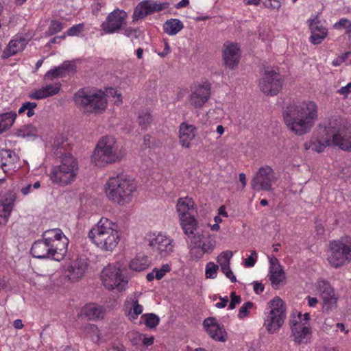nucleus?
Segmentation results:
<instances>
[{
  "label": "nucleus",
  "mask_w": 351,
  "mask_h": 351,
  "mask_svg": "<svg viewBox=\"0 0 351 351\" xmlns=\"http://www.w3.org/2000/svg\"><path fill=\"white\" fill-rule=\"evenodd\" d=\"M318 118V106L310 99L293 101L283 112L285 123L289 130L298 136L311 132Z\"/></svg>",
  "instance_id": "1"
},
{
  "label": "nucleus",
  "mask_w": 351,
  "mask_h": 351,
  "mask_svg": "<svg viewBox=\"0 0 351 351\" xmlns=\"http://www.w3.org/2000/svg\"><path fill=\"white\" fill-rule=\"evenodd\" d=\"M69 242L62 230L49 229L43 233L40 239L33 243L31 254L37 258L60 261L67 252Z\"/></svg>",
  "instance_id": "2"
},
{
  "label": "nucleus",
  "mask_w": 351,
  "mask_h": 351,
  "mask_svg": "<svg viewBox=\"0 0 351 351\" xmlns=\"http://www.w3.org/2000/svg\"><path fill=\"white\" fill-rule=\"evenodd\" d=\"M107 97L114 98V103H122L121 94L114 88H108L106 91L98 89L82 88L74 95V101L85 114H99L104 112L108 105Z\"/></svg>",
  "instance_id": "3"
},
{
  "label": "nucleus",
  "mask_w": 351,
  "mask_h": 351,
  "mask_svg": "<svg viewBox=\"0 0 351 351\" xmlns=\"http://www.w3.org/2000/svg\"><path fill=\"white\" fill-rule=\"evenodd\" d=\"M121 237L119 226L106 217H101L89 230L88 237L102 252H112Z\"/></svg>",
  "instance_id": "4"
},
{
  "label": "nucleus",
  "mask_w": 351,
  "mask_h": 351,
  "mask_svg": "<svg viewBox=\"0 0 351 351\" xmlns=\"http://www.w3.org/2000/svg\"><path fill=\"white\" fill-rule=\"evenodd\" d=\"M137 182L125 174L110 177L104 185L107 198L119 206L130 204L137 190Z\"/></svg>",
  "instance_id": "5"
},
{
  "label": "nucleus",
  "mask_w": 351,
  "mask_h": 351,
  "mask_svg": "<svg viewBox=\"0 0 351 351\" xmlns=\"http://www.w3.org/2000/svg\"><path fill=\"white\" fill-rule=\"evenodd\" d=\"M87 263L85 260L77 258L71 262L64 269V275L58 278L56 275L35 274L34 282L43 287H57L59 288H67L66 282H75L80 280L85 274L87 269Z\"/></svg>",
  "instance_id": "6"
},
{
  "label": "nucleus",
  "mask_w": 351,
  "mask_h": 351,
  "mask_svg": "<svg viewBox=\"0 0 351 351\" xmlns=\"http://www.w3.org/2000/svg\"><path fill=\"white\" fill-rule=\"evenodd\" d=\"M125 156V151L112 136L101 137L97 142L91 155V162L97 167H104L120 162Z\"/></svg>",
  "instance_id": "7"
},
{
  "label": "nucleus",
  "mask_w": 351,
  "mask_h": 351,
  "mask_svg": "<svg viewBox=\"0 0 351 351\" xmlns=\"http://www.w3.org/2000/svg\"><path fill=\"white\" fill-rule=\"evenodd\" d=\"M60 158V164L51 168L49 178L53 184L64 186L75 180L79 172L78 162L71 154Z\"/></svg>",
  "instance_id": "8"
},
{
  "label": "nucleus",
  "mask_w": 351,
  "mask_h": 351,
  "mask_svg": "<svg viewBox=\"0 0 351 351\" xmlns=\"http://www.w3.org/2000/svg\"><path fill=\"white\" fill-rule=\"evenodd\" d=\"M189 239V254L193 261L202 259L204 254H211L217 245L215 236L210 234H203L197 227L193 233L186 234Z\"/></svg>",
  "instance_id": "9"
},
{
  "label": "nucleus",
  "mask_w": 351,
  "mask_h": 351,
  "mask_svg": "<svg viewBox=\"0 0 351 351\" xmlns=\"http://www.w3.org/2000/svg\"><path fill=\"white\" fill-rule=\"evenodd\" d=\"M327 259L330 265L335 268L351 263V237H342L330 241Z\"/></svg>",
  "instance_id": "10"
},
{
  "label": "nucleus",
  "mask_w": 351,
  "mask_h": 351,
  "mask_svg": "<svg viewBox=\"0 0 351 351\" xmlns=\"http://www.w3.org/2000/svg\"><path fill=\"white\" fill-rule=\"evenodd\" d=\"M176 207L184 232L185 234L193 233L197 225L195 219L197 207L193 199L188 196L180 197Z\"/></svg>",
  "instance_id": "11"
},
{
  "label": "nucleus",
  "mask_w": 351,
  "mask_h": 351,
  "mask_svg": "<svg viewBox=\"0 0 351 351\" xmlns=\"http://www.w3.org/2000/svg\"><path fill=\"white\" fill-rule=\"evenodd\" d=\"M103 285L109 290L122 291L126 289L129 277L125 267L119 265H108L101 271Z\"/></svg>",
  "instance_id": "12"
},
{
  "label": "nucleus",
  "mask_w": 351,
  "mask_h": 351,
  "mask_svg": "<svg viewBox=\"0 0 351 351\" xmlns=\"http://www.w3.org/2000/svg\"><path fill=\"white\" fill-rule=\"evenodd\" d=\"M332 146L342 150L351 149V128L346 126L337 119L326 121Z\"/></svg>",
  "instance_id": "13"
},
{
  "label": "nucleus",
  "mask_w": 351,
  "mask_h": 351,
  "mask_svg": "<svg viewBox=\"0 0 351 351\" xmlns=\"http://www.w3.org/2000/svg\"><path fill=\"white\" fill-rule=\"evenodd\" d=\"M309 313L295 309L291 315L290 325L291 328V337L293 341L298 343H306L311 335V330L308 324Z\"/></svg>",
  "instance_id": "14"
},
{
  "label": "nucleus",
  "mask_w": 351,
  "mask_h": 351,
  "mask_svg": "<svg viewBox=\"0 0 351 351\" xmlns=\"http://www.w3.org/2000/svg\"><path fill=\"white\" fill-rule=\"evenodd\" d=\"M331 146L326 121L320 123L313 132L310 138L304 143L305 150L315 153H322L326 147Z\"/></svg>",
  "instance_id": "15"
},
{
  "label": "nucleus",
  "mask_w": 351,
  "mask_h": 351,
  "mask_svg": "<svg viewBox=\"0 0 351 351\" xmlns=\"http://www.w3.org/2000/svg\"><path fill=\"white\" fill-rule=\"evenodd\" d=\"M147 241L149 246L160 257H168L174 251L173 239L165 232H158L149 234Z\"/></svg>",
  "instance_id": "16"
},
{
  "label": "nucleus",
  "mask_w": 351,
  "mask_h": 351,
  "mask_svg": "<svg viewBox=\"0 0 351 351\" xmlns=\"http://www.w3.org/2000/svg\"><path fill=\"white\" fill-rule=\"evenodd\" d=\"M283 80L274 67H267L259 82L260 89L268 95H276L281 90Z\"/></svg>",
  "instance_id": "17"
},
{
  "label": "nucleus",
  "mask_w": 351,
  "mask_h": 351,
  "mask_svg": "<svg viewBox=\"0 0 351 351\" xmlns=\"http://www.w3.org/2000/svg\"><path fill=\"white\" fill-rule=\"evenodd\" d=\"M277 177L269 166L261 167L252 181V186L256 191H271L276 183Z\"/></svg>",
  "instance_id": "18"
},
{
  "label": "nucleus",
  "mask_w": 351,
  "mask_h": 351,
  "mask_svg": "<svg viewBox=\"0 0 351 351\" xmlns=\"http://www.w3.org/2000/svg\"><path fill=\"white\" fill-rule=\"evenodd\" d=\"M127 18L126 12L119 9L114 10L107 16L106 20L101 23V29L108 34L117 32L125 24Z\"/></svg>",
  "instance_id": "19"
},
{
  "label": "nucleus",
  "mask_w": 351,
  "mask_h": 351,
  "mask_svg": "<svg viewBox=\"0 0 351 351\" xmlns=\"http://www.w3.org/2000/svg\"><path fill=\"white\" fill-rule=\"evenodd\" d=\"M210 86L208 82L194 85L189 97V104L195 108H201L208 101Z\"/></svg>",
  "instance_id": "20"
},
{
  "label": "nucleus",
  "mask_w": 351,
  "mask_h": 351,
  "mask_svg": "<svg viewBox=\"0 0 351 351\" xmlns=\"http://www.w3.org/2000/svg\"><path fill=\"white\" fill-rule=\"evenodd\" d=\"M167 3H157L153 1L146 0L140 2L134 9L133 21H138L155 12H160L167 8Z\"/></svg>",
  "instance_id": "21"
},
{
  "label": "nucleus",
  "mask_w": 351,
  "mask_h": 351,
  "mask_svg": "<svg viewBox=\"0 0 351 351\" xmlns=\"http://www.w3.org/2000/svg\"><path fill=\"white\" fill-rule=\"evenodd\" d=\"M286 308H271L266 314L264 326L269 334L279 330L286 317Z\"/></svg>",
  "instance_id": "22"
},
{
  "label": "nucleus",
  "mask_w": 351,
  "mask_h": 351,
  "mask_svg": "<svg viewBox=\"0 0 351 351\" xmlns=\"http://www.w3.org/2000/svg\"><path fill=\"white\" fill-rule=\"evenodd\" d=\"M269 269L268 278L272 287L277 289L281 284L285 282L286 279L285 274L278 260L276 257L271 256L269 257Z\"/></svg>",
  "instance_id": "23"
},
{
  "label": "nucleus",
  "mask_w": 351,
  "mask_h": 351,
  "mask_svg": "<svg viewBox=\"0 0 351 351\" xmlns=\"http://www.w3.org/2000/svg\"><path fill=\"white\" fill-rule=\"evenodd\" d=\"M222 56L226 66L233 69L240 60V47L236 43L226 42L223 45Z\"/></svg>",
  "instance_id": "24"
},
{
  "label": "nucleus",
  "mask_w": 351,
  "mask_h": 351,
  "mask_svg": "<svg viewBox=\"0 0 351 351\" xmlns=\"http://www.w3.org/2000/svg\"><path fill=\"white\" fill-rule=\"evenodd\" d=\"M311 30V41L314 45L320 44L328 34L327 29L322 25L318 14L308 20Z\"/></svg>",
  "instance_id": "25"
},
{
  "label": "nucleus",
  "mask_w": 351,
  "mask_h": 351,
  "mask_svg": "<svg viewBox=\"0 0 351 351\" xmlns=\"http://www.w3.org/2000/svg\"><path fill=\"white\" fill-rule=\"evenodd\" d=\"M19 158L10 149L0 150V167L6 173H12L19 168Z\"/></svg>",
  "instance_id": "26"
},
{
  "label": "nucleus",
  "mask_w": 351,
  "mask_h": 351,
  "mask_svg": "<svg viewBox=\"0 0 351 351\" xmlns=\"http://www.w3.org/2000/svg\"><path fill=\"white\" fill-rule=\"evenodd\" d=\"M16 195L12 192L7 193L0 198V224L5 225L8 222L14 206Z\"/></svg>",
  "instance_id": "27"
},
{
  "label": "nucleus",
  "mask_w": 351,
  "mask_h": 351,
  "mask_svg": "<svg viewBox=\"0 0 351 351\" xmlns=\"http://www.w3.org/2000/svg\"><path fill=\"white\" fill-rule=\"evenodd\" d=\"M316 289L325 304L332 305L336 303V293L328 281L319 279L316 283Z\"/></svg>",
  "instance_id": "28"
},
{
  "label": "nucleus",
  "mask_w": 351,
  "mask_h": 351,
  "mask_svg": "<svg viewBox=\"0 0 351 351\" xmlns=\"http://www.w3.org/2000/svg\"><path fill=\"white\" fill-rule=\"evenodd\" d=\"M232 256V252L230 250L223 251L217 256L216 261L217 263V265H219L221 272L226 277L230 279L232 282H235L237 278L230 268V261Z\"/></svg>",
  "instance_id": "29"
},
{
  "label": "nucleus",
  "mask_w": 351,
  "mask_h": 351,
  "mask_svg": "<svg viewBox=\"0 0 351 351\" xmlns=\"http://www.w3.org/2000/svg\"><path fill=\"white\" fill-rule=\"evenodd\" d=\"M61 88V83L55 82L52 84H46L38 89L32 90L29 93V97L33 99H43L59 93Z\"/></svg>",
  "instance_id": "30"
},
{
  "label": "nucleus",
  "mask_w": 351,
  "mask_h": 351,
  "mask_svg": "<svg viewBox=\"0 0 351 351\" xmlns=\"http://www.w3.org/2000/svg\"><path fill=\"white\" fill-rule=\"evenodd\" d=\"M204 327L209 336L218 341H226V332L223 327L215 321L213 317H208L203 322Z\"/></svg>",
  "instance_id": "31"
},
{
  "label": "nucleus",
  "mask_w": 351,
  "mask_h": 351,
  "mask_svg": "<svg viewBox=\"0 0 351 351\" xmlns=\"http://www.w3.org/2000/svg\"><path fill=\"white\" fill-rule=\"evenodd\" d=\"M27 44V40L21 36H14L8 43L3 52V57L7 58L23 51Z\"/></svg>",
  "instance_id": "32"
},
{
  "label": "nucleus",
  "mask_w": 351,
  "mask_h": 351,
  "mask_svg": "<svg viewBox=\"0 0 351 351\" xmlns=\"http://www.w3.org/2000/svg\"><path fill=\"white\" fill-rule=\"evenodd\" d=\"M51 149L57 157L61 158L64 155L70 154L68 152L70 149V144L64 134H59L54 138Z\"/></svg>",
  "instance_id": "33"
},
{
  "label": "nucleus",
  "mask_w": 351,
  "mask_h": 351,
  "mask_svg": "<svg viewBox=\"0 0 351 351\" xmlns=\"http://www.w3.org/2000/svg\"><path fill=\"white\" fill-rule=\"evenodd\" d=\"M195 136V127L186 123L180 126V142L183 147H189L191 141Z\"/></svg>",
  "instance_id": "34"
},
{
  "label": "nucleus",
  "mask_w": 351,
  "mask_h": 351,
  "mask_svg": "<svg viewBox=\"0 0 351 351\" xmlns=\"http://www.w3.org/2000/svg\"><path fill=\"white\" fill-rule=\"evenodd\" d=\"M151 265L149 258L143 254H138L131 259L129 263V268L130 270L139 272L147 269Z\"/></svg>",
  "instance_id": "35"
},
{
  "label": "nucleus",
  "mask_w": 351,
  "mask_h": 351,
  "mask_svg": "<svg viewBox=\"0 0 351 351\" xmlns=\"http://www.w3.org/2000/svg\"><path fill=\"white\" fill-rule=\"evenodd\" d=\"M70 66L71 64L69 62H64L61 65L50 69L45 73L44 80H53L57 78L63 77L66 75Z\"/></svg>",
  "instance_id": "36"
},
{
  "label": "nucleus",
  "mask_w": 351,
  "mask_h": 351,
  "mask_svg": "<svg viewBox=\"0 0 351 351\" xmlns=\"http://www.w3.org/2000/svg\"><path fill=\"white\" fill-rule=\"evenodd\" d=\"M183 27L182 22L177 19H169L163 25L164 32L169 36L177 34Z\"/></svg>",
  "instance_id": "37"
},
{
  "label": "nucleus",
  "mask_w": 351,
  "mask_h": 351,
  "mask_svg": "<svg viewBox=\"0 0 351 351\" xmlns=\"http://www.w3.org/2000/svg\"><path fill=\"white\" fill-rule=\"evenodd\" d=\"M16 117L14 112H8L0 114V134L9 129L14 123Z\"/></svg>",
  "instance_id": "38"
},
{
  "label": "nucleus",
  "mask_w": 351,
  "mask_h": 351,
  "mask_svg": "<svg viewBox=\"0 0 351 351\" xmlns=\"http://www.w3.org/2000/svg\"><path fill=\"white\" fill-rule=\"evenodd\" d=\"M243 1L245 4L254 5H258L261 1L265 8L274 10H278L283 3V0H243Z\"/></svg>",
  "instance_id": "39"
},
{
  "label": "nucleus",
  "mask_w": 351,
  "mask_h": 351,
  "mask_svg": "<svg viewBox=\"0 0 351 351\" xmlns=\"http://www.w3.org/2000/svg\"><path fill=\"white\" fill-rule=\"evenodd\" d=\"M105 308H82L80 316L89 320L102 318Z\"/></svg>",
  "instance_id": "40"
},
{
  "label": "nucleus",
  "mask_w": 351,
  "mask_h": 351,
  "mask_svg": "<svg viewBox=\"0 0 351 351\" xmlns=\"http://www.w3.org/2000/svg\"><path fill=\"white\" fill-rule=\"evenodd\" d=\"M20 191L23 195H27L40 187V182L39 181L35 182L34 184L22 180L19 185Z\"/></svg>",
  "instance_id": "41"
},
{
  "label": "nucleus",
  "mask_w": 351,
  "mask_h": 351,
  "mask_svg": "<svg viewBox=\"0 0 351 351\" xmlns=\"http://www.w3.org/2000/svg\"><path fill=\"white\" fill-rule=\"evenodd\" d=\"M84 332L93 342L97 343L100 339V332L98 327L94 324H88L84 328Z\"/></svg>",
  "instance_id": "42"
},
{
  "label": "nucleus",
  "mask_w": 351,
  "mask_h": 351,
  "mask_svg": "<svg viewBox=\"0 0 351 351\" xmlns=\"http://www.w3.org/2000/svg\"><path fill=\"white\" fill-rule=\"evenodd\" d=\"M219 265L213 261L206 263L205 266V277L206 279H215L217 276Z\"/></svg>",
  "instance_id": "43"
},
{
  "label": "nucleus",
  "mask_w": 351,
  "mask_h": 351,
  "mask_svg": "<svg viewBox=\"0 0 351 351\" xmlns=\"http://www.w3.org/2000/svg\"><path fill=\"white\" fill-rule=\"evenodd\" d=\"M333 27L337 30H344L346 34H350L351 21L346 18L341 19L338 22L334 24Z\"/></svg>",
  "instance_id": "44"
},
{
  "label": "nucleus",
  "mask_w": 351,
  "mask_h": 351,
  "mask_svg": "<svg viewBox=\"0 0 351 351\" xmlns=\"http://www.w3.org/2000/svg\"><path fill=\"white\" fill-rule=\"evenodd\" d=\"M142 317L145 319V325L151 328L156 327L160 322L159 317L154 313L144 314Z\"/></svg>",
  "instance_id": "45"
},
{
  "label": "nucleus",
  "mask_w": 351,
  "mask_h": 351,
  "mask_svg": "<svg viewBox=\"0 0 351 351\" xmlns=\"http://www.w3.org/2000/svg\"><path fill=\"white\" fill-rule=\"evenodd\" d=\"M37 106V104L35 102H25L23 104L19 110V114H21L27 112V115L28 117H31L34 114V110Z\"/></svg>",
  "instance_id": "46"
},
{
  "label": "nucleus",
  "mask_w": 351,
  "mask_h": 351,
  "mask_svg": "<svg viewBox=\"0 0 351 351\" xmlns=\"http://www.w3.org/2000/svg\"><path fill=\"white\" fill-rule=\"evenodd\" d=\"M171 271V266L169 264H164L160 268H154V272H155V278L156 280L162 279L166 274Z\"/></svg>",
  "instance_id": "47"
},
{
  "label": "nucleus",
  "mask_w": 351,
  "mask_h": 351,
  "mask_svg": "<svg viewBox=\"0 0 351 351\" xmlns=\"http://www.w3.org/2000/svg\"><path fill=\"white\" fill-rule=\"evenodd\" d=\"M64 27L62 23L58 21H52L49 27V33L51 35L60 32Z\"/></svg>",
  "instance_id": "48"
},
{
  "label": "nucleus",
  "mask_w": 351,
  "mask_h": 351,
  "mask_svg": "<svg viewBox=\"0 0 351 351\" xmlns=\"http://www.w3.org/2000/svg\"><path fill=\"white\" fill-rule=\"evenodd\" d=\"M84 29V23H79L69 28L66 34L69 36H78Z\"/></svg>",
  "instance_id": "49"
},
{
  "label": "nucleus",
  "mask_w": 351,
  "mask_h": 351,
  "mask_svg": "<svg viewBox=\"0 0 351 351\" xmlns=\"http://www.w3.org/2000/svg\"><path fill=\"white\" fill-rule=\"evenodd\" d=\"M257 253L255 251H252L251 254L245 259L244 265L246 267H253L257 261Z\"/></svg>",
  "instance_id": "50"
},
{
  "label": "nucleus",
  "mask_w": 351,
  "mask_h": 351,
  "mask_svg": "<svg viewBox=\"0 0 351 351\" xmlns=\"http://www.w3.org/2000/svg\"><path fill=\"white\" fill-rule=\"evenodd\" d=\"M121 29L123 31V34L131 39L136 38L138 37L136 29L131 27H127L125 28H121Z\"/></svg>",
  "instance_id": "51"
},
{
  "label": "nucleus",
  "mask_w": 351,
  "mask_h": 351,
  "mask_svg": "<svg viewBox=\"0 0 351 351\" xmlns=\"http://www.w3.org/2000/svg\"><path fill=\"white\" fill-rule=\"evenodd\" d=\"M152 120V117L149 113L145 112L142 113L138 117L139 124L143 127H146V124L149 123Z\"/></svg>",
  "instance_id": "52"
},
{
  "label": "nucleus",
  "mask_w": 351,
  "mask_h": 351,
  "mask_svg": "<svg viewBox=\"0 0 351 351\" xmlns=\"http://www.w3.org/2000/svg\"><path fill=\"white\" fill-rule=\"evenodd\" d=\"M125 307H142L138 304V300L133 295H130L125 300Z\"/></svg>",
  "instance_id": "53"
},
{
  "label": "nucleus",
  "mask_w": 351,
  "mask_h": 351,
  "mask_svg": "<svg viewBox=\"0 0 351 351\" xmlns=\"http://www.w3.org/2000/svg\"><path fill=\"white\" fill-rule=\"evenodd\" d=\"M285 303L280 297H275L269 302V307H283Z\"/></svg>",
  "instance_id": "54"
},
{
  "label": "nucleus",
  "mask_w": 351,
  "mask_h": 351,
  "mask_svg": "<svg viewBox=\"0 0 351 351\" xmlns=\"http://www.w3.org/2000/svg\"><path fill=\"white\" fill-rule=\"evenodd\" d=\"M143 308H130L128 311V315L130 316V319L133 320L136 318V317L142 313Z\"/></svg>",
  "instance_id": "55"
},
{
  "label": "nucleus",
  "mask_w": 351,
  "mask_h": 351,
  "mask_svg": "<svg viewBox=\"0 0 351 351\" xmlns=\"http://www.w3.org/2000/svg\"><path fill=\"white\" fill-rule=\"evenodd\" d=\"M338 93L347 97L349 94L351 93V82L348 83L345 86H342L340 89L338 90Z\"/></svg>",
  "instance_id": "56"
},
{
  "label": "nucleus",
  "mask_w": 351,
  "mask_h": 351,
  "mask_svg": "<svg viewBox=\"0 0 351 351\" xmlns=\"http://www.w3.org/2000/svg\"><path fill=\"white\" fill-rule=\"evenodd\" d=\"M241 302V298L237 295L234 292L231 293V301L228 307H234L237 304H239Z\"/></svg>",
  "instance_id": "57"
},
{
  "label": "nucleus",
  "mask_w": 351,
  "mask_h": 351,
  "mask_svg": "<svg viewBox=\"0 0 351 351\" xmlns=\"http://www.w3.org/2000/svg\"><path fill=\"white\" fill-rule=\"evenodd\" d=\"M253 289L256 293L260 294L264 291V285L263 284L258 282H254L252 283Z\"/></svg>",
  "instance_id": "58"
},
{
  "label": "nucleus",
  "mask_w": 351,
  "mask_h": 351,
  "mask_svg": "<svg viewBox=\"0 0 351 351\" xmlns=\"http://www.w3.org/2000/svg\"><path fill=\"white\" fill-rule=\"evenodd\" d=\"M140 337H142V342L144 345L149 346L154 343V338L153 337H147L145 335H140Z\"/></svg>",
  "instance_id": "59"
},
{
  "label": "nucleus",
  "mask_w": 351,
  "mask_h": 351,
  "mask_svg": "<svg viewBox=\"0 0 351 351\" xmlns=\"http://www.w3.org/2000/svg\"><path fill=\"white\" fill-rule=\"evenodd\" d=\"M8 284V280L7 278L3 276H0V291L7 287ZM3 302H0V306H2Z\"/></svg>",
  "instance_id": "60"
},
{
  "label": "nucleus",
  "mask_w": 351,
  "mask_h": 351,
  "mask_svg": "<svg viewBox=\"0 0 351 351\" xmlns=\"http://www.w3.org/2000/svg\"><path fill=\"white\" fill-rule=\"evenodd\" d=\"M249 309L250 308H239L238 317L240 319H243V318L248 316V315L250 313Z\"/></svg>",
  "instance_id": "61"
},
{
  "label": "nucleus",
  "mask_w": 351,
  "mask_h": 351,
  "mask_svg": "<svg viewBox=\"0 0 351 351\" xmlns=\"http://www.w3.org/2000/svg\"><path fill=\"white\" fill-rule=\"evenodd\" d=\"M306 300H307V303L309 306H314L317 303V299L315 297L307 296Z\"/></svg>",
  "instance_id": "62"
},
{
  "label": "nucleus",
  "mask_w": 351,
  "mask_h": 351,
  "mask_svg": "<svg viewBox=\"0 0 351 351\" xmlns=\"http://www.w3.org/2000/svg\"><path fill=\"white\" fill-rule=\"evenodd\" d=\"M221 302H217L216 304H215V307L217 308H221V307H226L228 302V297H225V298H223L221 299Z\"/></svg>",
  "instance_id": "63"
},
{
  "label": "nucleus",
  "mask_w": 351,
  "mask_h": 351,
  "mask_svg": "<svg viewBox=\"0 0 351 351\" xmlns=\"http://www.w3.org/2000/svg\"><path fill=\"white\" fill-rule=\"evenodd\" d=\"M216 132L217 134H218V136L217 137V138L218 139L219 138H220L225 132V128L221 125H217L216 127Z\"/></svg>",
  "instance_id": "64"
}]
</instances>
